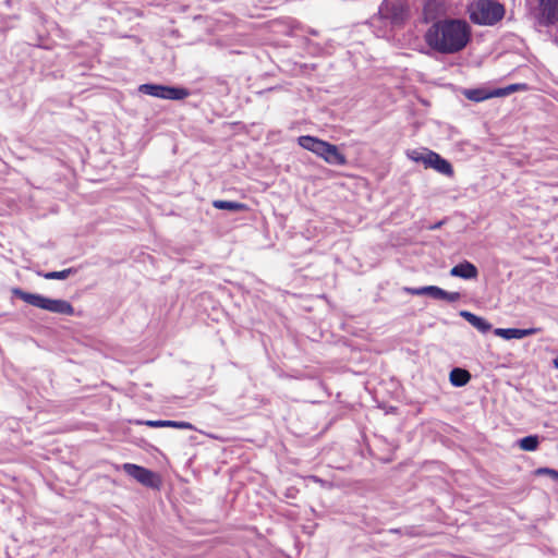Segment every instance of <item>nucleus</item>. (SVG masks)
Instances as JSON below:
<instances>
[{"instance_id": "3", "label": "nucleus", "mask_w": 558, "mask_h": 558, "mask_svg": "<svg viewBox=\"0 0 558 558\" xmlns=\"http://www.w3.org/2000/svg\"><path fill=\"white\" fill-rule=\"evenodd\" d=\"M410 19V7L404 0H383L372 24L376 22L390 26L391 29L404 26Z\"/></svg>"}, {"instance_id": "19", "label": "nucleus", "mask_w": 558, "mask_h": 558, "mask_svg": "<svg viewBox=\"0 0 558 558\" xmlns=\"http://www.w3.org/2000/svg\"><path fill=\"white\" fill-rule=\"evenodd\" d=\"M539 439L537 436H526L519 440V447L524 451H535L538 447Z\"/></svg>"}, {"instance_id": "22", "label": "nucleus", "mask_w": 558, "mask_h": 558, "mask_svg": "<svg viewBox=\"0 0 558 558\" xmlns=\"http://www.w3.org/2000/svg\"><path fill=\"white\" fill-rule=\"evenodd\" d=\"M537 473L538 474H547L549 475L551 478L554 480H557L558 481V472L554 469H548V468H542V469H538L537 470Z\"/></svg>"}, {"instance_id": "27", "label": "nucleus", "mask_w": 558, "mask_h": 558, "mask_svg": "<svg viewBox=\"0 0 558 558\" xmlns=\"http://www.w3.org/2000/svg\"><path fill=\"white\" fill-rule=\"evenodd\" d=\"M554 365L556 368H558V357L554 360Z\"/></svg>"}, {"instance_id": "8", "label": "nucleus", "mask_w": 558, "mask_h": 558, "mask_svg": "<svg viewBox=\"0 0 558 558\" xmlns=\"http://www.w3.org/2000/svg\"><path fill=\"white\" fill-rule=\"evenodd\" d=\"M422 15L425 23L440 20L439 16L446 11L442 0H422Z\"/></svg>"}, {"instance_id": "25", "label": "nucleus", "mask_w": 558, "mask_h": 558, "mask_svg": "<svg viewBox=\"0 0 558 558\" xmlns=\"http://www.w3.org/2000/svg\"><path fill=\"white\" fill-rule=\"evenodd\" d=\"M293 140H319V138L315 135L303 134V135H299V136L294 137Z\"/></svg>"}, {"instance_id": "28", "label": "nucleus", "mask_w": 558, "mask_h": 558, "mask_svg": "<svg viewBox=\"0 0 558 558\" xmlns=\"http://www.w3.org/2000/svg\"><path fill=\"white\" fill-rule=\"evenodd\" d=\"M554 43L558 45V38L557 37L554 38Z\"/></svg>"}, {"instance_id": "23", "label": "nucleus", "mask_w": 558, "mask_h": 558, "mask_svg": "<svg viewBox=\"0 0 558 558\" xmlns=\"http://www.w3.org/2000/svg\"><path fill=\"white\" fill-rule=\"evenodd\" d=\"M461 298L459 292H447L445 291V295L442 300H446L448 302H456Z\"/></svg>"}, {"instance_id": "15", "label": "nucleus", "mask_w": 558, "mask_h": 558, "mask_svg": "<svg viewBox=\"0 0 558 558\" xmlns=\"http://www.w3.org/2000/svg\"><path fill=\"white\" fill-rule=\"evenodd\" d=\"M530 86L526 83H512L504 87L494 88L495 97H506L517 92L529 90Z\"/></svg>"}, {"instance_id": "9", "label": "nucleus", "mask_w": 558, "mask_h": 558, "mask_svg": "<svg viewBox=\"0 0 558 558\" xmlns=\"http://www.w3.org/2000/svg\"><path fill=\"white\" fill-rule=\"evenodd\" d=\"M425 168H432L435 171H437L444 175H447V177L453 175L452 166L446 159H444L440 155H438L434 151H432V154H427Z\"/></svg>"}, {"instance_id": "17", "label": "nucleus", "mask_w": 558, "mask_h": 558, "mask_svg": "<svg viewBox=\"0 0 558 558\" xmlns=\"http://www.w3.org/2000/svg\"><path fill=\"white\" fill-rule=\"evenodd\" d=\"M213 206L217 209L229 211H243L247 206L243 203L217 199L213 202Z\"/></svg>"}, {"instance_id": "12", "label": "nucleus", "mask_w": 558, "mask_h": 558, "mask_svg": "<svg viewBox=\"0 0 558 558\" xmlns=\"http://www.w3.org/2000/svg\"><path fill=\"white\" fill-rule=\"evenodd\" d=\"M450 275L452 277H458L468 280L477 278L478 271L475 265L465 260L453 266L450 270Z\"/></svg>"}, {"instance_id": "14", "label": "nucleus", "mask_w": 558, "mask_h": 558, "mask_svg": "<svg viewBox=\"0 0 558 558\" xmlns=\"http://www.w3.org/2000/svg\"><path fill=\"white\" fill-rule=\"evenodd\" d=\"M407 291L413 295H429L434 299L442 300L445 290L436 286H427L422 288H409Z\"/></svg>"}, {"instance_id": "10", "label": "nucleus", "mask_w": 558, "mask_h": 558, "mask_svg": "<svg viewBox=\"0 0 558 558\" xmlns=\"http://www.w3.org/2000/svg\"><path fill=\"white\" fill-rule=\"evenodd\" d=\"M538 331L537 328L518 329V328H497L494 333L505 340L522 339L524 337L534 335Z\"/></svg>"}, {"instance_id": "7", "label": "nucleus", "mask_w": 558, "mask_h": 558, "mask_svg": "<svg viewBox=\"0 0 558 558\" xmlns=\"http://www.w3.org/2000/svg\"><path fill=\"white\" fill-rule=\"evenodd\" d=\"M122 469L128 475L145 486L156 487L158 485V476L148 469L133 463H124Z\"/></svg>"}, {"instance_id": "26", "label": "nucleus", "mask_w": 558, "mask_h": 558, "mask_svg": "<svg viewBox=\"0 0 558 558\" xmlns=\"http://www.w3.org/2000/svg\"><path fill=\"white\" fill-rule=\"evenodd\" d=\"M308 34L313 35V36H317L318 35V32L314 28H310L308 29Z\"/></svg>"}, {"instance_id": "13", "label": "nucleus", "mask_w": 558, "mask_h": 558, "mask_svg": "<svg viewBox=\"0 0 558 558\" xmlns=\"http://www.w3.org/2000/svg\"><path fill=\"white\" fill-rule=\"evenodd\" d=\"M460 316L463 317L468 323H470L474 328H476L481 332H487L492 329V325L484 318L476 316L475 314L461 311Z\"/></svg>"}, {"instance_id": "5", "label": "nucleus", "mask_w": 558, "mask_h": 558, "mask_svg": "<svg viewBox=\"0 0 558 558\" xmlns=\"http://www.w3.org/2000/svg\"><path fill=\"white\" fill-rule=\"evenodd\" d=\"M137 90L143 95L165 100H183L191 95V90L184 86L155 82L141 84Z\"/></svg>"}, {"instance_id": "11", "label": "nucleus", "mask_w": 558, "mask_h": 558, "mask_svg": "<svg viewBox=\"0 0 558 558\" xmlns=\"http://www.w3.org/2000/svg\"><path fill=\"white\" fill-rule=\"evenodd\" d=\"M462 95L474 102H482L484 100L495 98V92L485 87L463 88Z\"/></svg>"}, {"instance_id": "1", "label": "nucleus", "mask_w": 558, "mask_h": 558, "mask_svg": "<svg viewBox=\"0 0 558 558\" xmlns=\"http://www.w3.org/2000/svg\"><path fill=\"white\" fill-rule=\"evenodd\" d=\"M472 39V28L463 19L445 17L432 23L424 41L434 52L453 54L462 51Z\"/></svg>"}, {"instance_id": "16", "label": "nucleus", "mask_w": 558, "mask_h": 558, "mask_svg": "<svg viewBox=\"0 0 558 558\" xmlns=\"http://www.w3.org/2000/svg\"><path fill=\"white\" fill-rule=\"evenodd\" d=\"M449 379L454 387H462L470 381L471 375L463 368H453L450 372Z\"/></svg>"}, {"instance_id": "24", "label": "nucleus", "mask_w": 558, "mask_h": 558, "mask_svg": "<svg viewBox=\"0 0 558 558\" xmlns=\"http://www.w3.org/2000/svg\"><path fill=\"white\" fill-rule=\"evenodd\" d=\"M142 423L149 427H166V421H161V420L160 421H145Z\"/></svg>"}, {"instance_id": "18", "label": "nucleus", "mask_w": 558, "mask_h": 558, "mask_svg": "<svg viewBox=\"0 0 558 558\" xmlns=\"http://www.w3.org/2000/svg\"><path fill=\"white\" fill-rule=\"evenodd\" d=\"M427 154H432V150H428L426 148H420L407 151V156L409 159L413 160L414 162H421L424 165V167H426Z\"/></svg>"}, {"instance_id": "6", "label": "nucleus", "mask_w": 558, "mask_h": 558, "mask_svg": "<svg viewBox=\"0 0 558 558\" xmlns=\"http://www.w3.org/2000/svg\"><path fill=\"white\" fill-rule=\"evenodd\" d=\"M303 148L322 157L330 165L341 166L345 163V156L342 149L329 142H300Z\"/></svg>"}, {"instance_id": "4", "label": "nucleus", "mask_w": 558, "mask_h": 558, "mask_svg": "<svg viewBox=\"0 0 558 558\" xmlns=\"http://www.w3.org/2000/svg\"><path fill=\"white\" fill-rule=\"evenodd\" d=\"M13 294L25 303L35 307L62 315H73V306L65 300L50 299L40 294L25 292L19 288L13 290Z\"/></svg>"}, {"instance_id": "2", "label": "nucleus", "mask_w": 558, "mask_h": 558, "mask_svg": "<svg viewBox=\"0 0 558 558\" xmlns=\"http://www.w3.org/2000/svg\"><path fill=\"white\" fill-rule=\"evenodd\" d=\"M472 23L481 26H494L500 22L506 9L498 0H474L468 8Z\"/></svg>"}, {"instance_id": "20", "label": "nucleus", "mask_w": 558, "mask_h": 558, "mask_svg": "<svg viewBox=\"0 0 558 558\" xmlns=\"http://www.w3.org/2000/svg\"><path fill=\"white\" fill-rule=\"evenodd\" d=\"M75 270L73 268H68V269H63L61 271H49V272H45L41 276L45 278V279H48V280H64L66 279L70 275L74 274Z\"/></svg>"}, {"instance_id": "21", "label": "nucleus", "mask_w": 558, "mask_h": 558, "mask_svg": "<svg viewBox=\"0 0 558 558\" xmlns=\"http://www.w3.org/2000/svg\"><path fill=\"white\" fill-rule=\"evenodd\" d=\"M166 427H174L180 429H193V425L189 422H177V421H166Z\"/></svg>"}]
</instances>
